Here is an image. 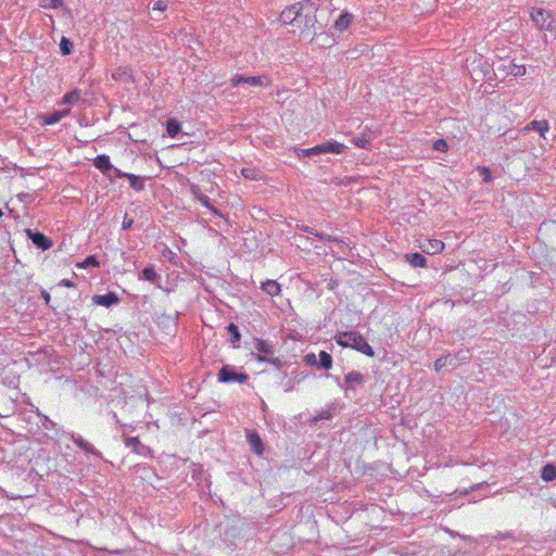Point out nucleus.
Instances as JSON below:
<instances>
[{
    "label": "nucleus",
    "instance_id": "37",
    "mask_svg": "<svg viewBox=\"0 0 556 556\" xmlns=\"http://www.w3.org/2000/svg\"><path fill=\"white\" fill-rule=\"evenodd\" d=\"M227 330L229 331V333L232 337V339H231L232 342H238L240 340L241 336H240L238 327L235 324H232V323L229 324L227 327Z\"/></svg>",
    "mask_w": 556,
    "mask_h": 556
},
{
    "label": "nucleus",
    "instance_id": "38",
    "mask_svg": "<svg viewBox=\"0 0 556 556\" xmlns=\"http://www.w3.org/2000/svg\"><path fill=\"white\" fill-rule=\"evenodd\" d=\"M100 265L99 261L96 258V256L90 255L88 256L81 264V267L86 268L89 266L98 267Z\"/></svg>",
    "mask_w": 556,
    "mask_h": 556
},
{
    "label": "nucleus",
    "instance_id": "44",
    "mask_svg": "<svg viewBox=\"0 0 556 556\" xmlns=\"http://www.w3.org/2000/svg\"><path fill=\"white\" fill-rule=\"evenodd\" d=\"M41 296H42V299L45 300L46 304H49V303H50L51 296H50V294H49V292H48V291L42 290V291H41Z\"/></svg>",
    "mask_w": 556,
    "mask_h": 556
},
{
    "label": "nucleus",
    "instance_id": "23",
    "mask_svg": "<svg viewBox=\"0 0 556 556\" xmlns=\"http://www.w3.org/2000/svg\"><path fill=\"white\" fill-rule=\"evenodd\" d=\"M406 260L413 267H425L427 260L419 253H412L405 255Z\"/></svg>",
    "mask_w": 556,
    "mask_h": 556
},
{
    "label": "nucleus",
    "instance_id": "19",
    "mask_svg": "<svg viewBox=\"0 0 556 556\" xmlns=\"http://www.w3.org/2000/svg\"><path fill=\"white\" fill-rule=\"evenodd\" d=\"M139 279L159 285L161 276L155 271L153 266H147L140 274Z\"/></svg>",
    "mask_w": 556,
    "mask_h": 556
},
{
    "label": "nucleus",
    "instance_id": "24",
    "mask_svg": "<svg viewBox=\"0 0 556 556\" xmlns=\"http://www.w3.org/2000/svg\"><path fill=\"white\" fill-rule=\"evenodd\" d=\"M262 289L267 294L274 296L280 293V285L275 280H267L262 283Z\"/></svg>",
    "mask_w": 556,
    "mask_h": 556
},
{
    "label": "nucleus",
    "instance_id": "30",
    "mask_svg": "<svg viewBox=\"0 0 556 556\" xmlns=\"http://www.w3.org/2000/svg\"><path fill=\"white\" fill-rule=\"evenodd\" d=\"M295 153L299 157L319 155L318 144L308 149H295Z\"/></svg>",
    "mask_w": 556,
    "mask_h": 556
},
{
    "label": "nucleus",
    "instance_id": "3",
    "mask_svg": "<svg viewBox=\"0 0 556 556\" xmlns=\"http://www.w3.org/2000/svg\"><path fill=\"white\" fill-rule=\"evenodd\" d=\"M230 81H231V86H233V87H236L240 84H248L253 87H269L271 85V79L266 75H261V76L235 75Z\"/></svg>",
    "mask_w": 556,
    "mask_h": 556
},
{
    "label": "nucleus",
    "instance_id": "43",
    "mask_svg": "<svg viewBox=\"0 0 556 556\" xmlns=\"http://www.w3.org/2000/svg\"><path fill=\"white\" fill-rule=\"evenodd\" d=\"M453 356H457V362L459 364L466 362L469 358L468 352L464 351H459L457 354H454Z\"/></svg>",
    "mask_w": 556,
    "mask_h": 556
},
{
    "label": "nucleus",
    "instance_id": "36",
    "mask_svg": "<svg viewBox=\"0 0 556 556\" xmlns=\"http://www.w3.org/2000/svg\"><path fill=\"white\" fill-rule=\"evenodd\" d=\"M63 0H40V5L42 8H51V9H58L62 7Z\"/></svg>",
    "mask_w": 556,
    "mask_h": 556
},
{
    "label": "nucleus",
    "instance_id": "14",
    "mask_svg": "<svg viewBox=\"0 0 556 556\" xmlns=\"http://www.w3.org/2000/svg\"><path fill=\"white\" fill-rule=\"evenodd\" d=\"M72 440L79 448H81L86 453L100 456V452L96 450L93 445L86 441L83 437L73 434Z\"/></svg>",
    "mask_w": 556,
    "mask_h": 556
},
{
    "label": "nucleus",
    "instance_id": "34",
    "mask_svg": "<svg viewBox=\"0 0 556 556\" xmlns=\"http://www.w3.org/2000/svg\"><path fill=\"white\" fill-rule=\"evenodd\" d=\"M477 170L481 175L483 182H491L493 180V177L491 175L489 167L478 166Z\"/></svg>",
    "mask_w": 556,
    "mask_h": 556
},
{
    "label": "nucleus",
    "instance_id": "16",
    "mask_svg": "<svg viewBox=\"0 0 556 556\" xmlns=\"http://www.w3.org/2000/svg\"><path fill=\"white\" fill-rule=\"evenodd\" d=\"M344 380H345V384L349 389H353L356 386H362L365 381L364 376L359 371H356V370L349 372L345 376Z\"/></svg>",
    "mask_w": 556,
    "mask_h": 556
},
{
    "label": "nucleus",
    "instance_id": "42",
    "mask_svg": "<svg viewBox=\"0 0 556 556\" xmlns=\"http://www.w3.org/2000/svg\"><path fill=\"white\" fill-rule=\"evenodd\" d=\"M127 175H128V173H124V172L119 170L118 168L112 166V172H111L110 178L111 179L112 178H124V177L126 178Z\"/></svg>",
    "mask_w": 556,
    "mask_h": 556
},
{
    "label": "nucleus",
    "instance_id": "39",
    "mask_svg": "<svg viewBox=\"0 0 556 556\" xmlns=\"http://www.w3.org/2000/svg\"><path fill=\"white\" fill-rule=\"evenodd\" d=\"M448 146L445 140L439 139L434 141L433 149L437 151L445 152L447 150Z\"/></svg>",
    "mask_w": 556,
    "mask_h": 556
},
{
    "label": "nucleus",
    "instance_id": "26",
    "mask_svg": "<svg viewBox=\"0 0 556 556\" xmlns=\"http://www.w3.org/2000/svg\"><path fill=\"white\" fill-rule=\"evenodd\" d=\"M129 180L130 187L137 191H141L144 188V178L128 174L126 177Z\"/></svg>",
    "mask_w": 556,
    "mask_h": 556
},
{
    "label": "nucleus",
    "instance_id": "4",
    "mask_svg": "<svg viewBox=\"0 0 556 556\" xmlns=\"http://www.w3.org/2000/svg\"><path fill=\"white\" fill-rule=\"evenodd\" d=\"M249 376L244 372H237L231 366L225 365L218 372V380L224 383L238 382L245 383Z\"/></svg>",
    "mask_w": 556,
    "mask_h": 556
},
{
    "label": "nucleus",
    "instance_id": "10",
    "mask_svg": "<svg viewBox=\"0 0 556 556\" xmlns=\"http://www.w3.org/2000/svg\"><path fill=\"white\" fill-rule=\"evenodd\" d=\"M345 150H346V146H344L343 143L333 141V140L318 144L319 154H325V153L340 154V153H343Z\"/></svg>",
    "mask_w": 556,
    "mask_h": 556
},
{
    "label": "nucleus",
    "instance_id": "15",
    "mask_svg": "<svg viewBox=\"0 0 556 556\" xmlns=\"http://www.w3.org/2000/svg\"><path fill=\"white\" fill-rule=\"evenodd\" d=\"M125 445L132 450L134 453L139 455H144L149 452V448L141 444L137 437L134 438H125Z\"/></svg>",
    "mask_w": 556,
    "mask_h": 556
},
{
    "label": "nucleus",
    "instance_id": "21",
    "mask_svg": "<svg viewBox=\"0 0 556 556\" xmlns=\"http://www.w3.org/2000/svg\"><path fill=\"white\" fill-rule=\"evenodd\" d=\"M247 438L254 452L262 454L263 444L260 435L256 432H248Z\"/></svg>",
    "mask_w": 556,
    "mask_h": 556
},
{
    "label": "nucleus",
    "instance_id": "33",
    "mask_svg": "<svg viewBox=\"0 0 556 556\" xmlns=\"http://www.w3.org/2000/svg\"><path fill=\"white\" fill-rule=\"evenodd\" d=\"M79 98H80V91H78V90H73V91H71V92L66 93V94L63 97V102H64V103H70V104H72V103L77 102V101L79 100Z\"/></svg>",
    "mask_w": 556,
    "mask_h": 556
},
{
    "label": "nucleus",
    "instance_id": "40",
    "mask_svg": "<svg viewBox=\"0 0 556 556\" xmlns=\"http://www.w3.org/2000/svg\"><path fill=\"white\" fill-rule=\"evenodd\" d=\"M167 8V2L164 0H156L153 2L152 10L163 12Z\"/></svg>",
    "mask_w": 556,
    "mask_h": 556
},
{
    "label": "nucleus",
    "instance_id": "49",
    "mask_svg": "<svg viewBox=\"0 0 556 556\" xmlns=\"http://www.w3.org/2000/svg\"><path fill=\"white\" fill-rule=\"evenodd\" d=\"M3 216V212L2 210L0 208V218Z\"/></svg>",
    "mask_w": 556,
    "mask_h": 556
},
{
    "label": "nucleus",
    "instance_id": "8",
    "mask_svg": "<svg viewBox=\"0 0 556 556\" xmlns=\"http://www.w3.org/2000/svg\"><path fill=\"white\" fill-rule=\"evenodd\" d=\"M303 5L301 3H294L286 8L280 14V21L283 24H292L301 14Z\"/></svg>",
    "mask_w": 556,
    "mask_h": 556
},
{
    "label": "nucleus",
    "instance_id": "9",
    "mask_svg": "<svg viewBox=\"0 0 556 556\" xmlns=\"http://www.w3.org/2000/svg\"><path fill=\"white\" fill-rule=\"evenodd\" d=\"M459 366L457 362V356H453L452 354L442 356L434 362V370L440 372L444 369H454Z\"/></svg>",
    "mask_w": 556,
    "mask_h": 556
},
{
    "label": "nucleus",
    "instance_id": "13",
    "mask_svg": "<svg viewBox=\"0 0 556 556\" xmlns=\"http://www.w3.org/2000/svg\"><path fill=\"white\" fill-rule=\"evenodd\" d=\"M548 129H549V125H548L547 121H545V119L532 121L523 128L525 131L535 130L543 138H545V134L548 131Z\"/></svg>",
    "mask_w": 556,
    "mask_h": 556
},
{
    "label": "nucleus",
    "instance_id": "25",
    "mask_svg": "<svg viewBox=\"0 0 556 556\" xmlns=\"http://www.w3.org/2000/svg\"><path fill=\"white\" fill-rule=\"evenodd\" d=\"M541 478L546 481H553L556 479V466L547 464L542 468Z\"/></svg>",
    "mask_w": 556,
    "mask_h": 556
},
{
    "label": "nucleus",
    "instance_id": "35",
    "mask_svg": "<svg viewBox=\"0 0 556 556\" xmlns=\"http://www.w3.org/2000/svg\"><path fill=\"white\" fill-rule=\"evenodd\" d=\"M301 229L305 232H308V233H312L314 235L315 237L321 239V240H328L330 241L331 240V237L330 236H327V235H324L321 232H318L316 231L314 228L309 227V226H302Z\"/></svg>",
    "mask_w": 556,
    "mask_h": 556
},
{
    "label": "nucleus",
    "instance_id": "12",
    "mask_svg": "<svg viewBox=\"0 0 556 556\" xmlns=\"http://www.w3.org/2000/svg\"><path fill=\"white\" fill-rule=\"evenodd\" d=\"M93 165L100 169L104 175L108 177H111L112 172V164L110 161V157L105 154L98 155L94 161Z\"/></svg>",
    "mask_w": 556,
    "mask_h": 556
},
{
    "label": "nucleus",
    "instance_id": "27",
    "mask_svg": "<svg viewBox=\"0 0 556 556\" xmlns=\"http://www.w3.org/2000/svg\"><path fill=\"white\" fill-rule=\"evenodd\" d=\"M68 111H58L54 113H51L47 116H45V124L47 125H53L58 122H60L64 116H66Z\"/></svg>",
    "mask_w": 556,
    "mask_h": 556
},
{
    "label": "nucleus",
    "instance_id": "1",
    "mask_svg": "<svg viewBox=\"0 0 556 556\" xmlns=\"http://www.w3.org/2000/svg\"><path fill=\"white\" fill-rule=\"evenodd\" d=\"M336 341L339 345L343 348H351L354 349L367 356L372 357L375 355V352L372 348L368 344L366 339L355 331H344L340 332Z\"/></svg>",
    "mask_w": 556,
    "mask_h": 556
},
{
    "label": "nucleus",
    "instance_id": "29",
    "mask_svg": "<svg viewBox=\"0 0 556 556\" xmlns=\"http://www.w3.org/2000/svg\"><path fill=\"white\" fill-rule=\"evenodd\" d=\"M320 367L329 369L332 366V357L329 353L321 351L319 353Z\"/></svg>",
    "mask_w": 556,
    "mask_h": 556
},
{
    "label": "nucleus",
    "instance_id": "46",
    "mask_svg": "<svg viewBox=\"0 0 556 556\" xmlns=\"http://www.w3.org/2000/svg\"><path fill=\"white\" fill-rule=\"evenodd\" d=\"M61 285L62 286H65V287H73V283L72 281L67 280V279H64L61 281Z\"/></svg>",
    "mask_w": 556,
    "mask_h": 556
},
{
    "label": "nucleus",
    "instance_id": "32",
    "mask_svg": "<svg viewBox=\"0 0 556 556\" xmlns=\"http://www.w3.org/2000/svg\"><path fill=\"white\" fill-rule=\"evenodd\" d=\"M60 49L64 55H67L72 52L73 43L66 37H62L61 42H60Z\"/></svg>",
    "mask_w": 556,
    "mask_h": 556
},
{
    "label": "nucleus",
    "instance_id": "11",
    "mask_svg": "<svg viewBox=\"0 0 556 556\" xmlns=\"http://www.w3.org/2000/svg\"><path fill=\"white\" fill-rule=\"evenodd\" d=\"M92 302L97 305H101L104 307H110L112 305H115L119 302V298L114 292H109L103 295H94L92 298Z\"/></svg>",
    "mask_w": 556,
    "mask_h": 556
},
{
    "label": "nucleus",
    "instance_id": "5",
    "mask_svg": "<svg viewBox=\"0 0 556 556\" xmlns=\"http://www.w3.org/2000/svg\"><path fill=\"white\" fill-rule=\"evenodd\" d=\"M255 350L258 353L257 359L262 362H269L271 364H278L280 361L278 358H268L267 356L274 353V348L270 343L265 340H256Z\"/></svg>",
    "mask_w": 556,
    "mask_h": 556
},
{
    "label": "nucleus",
    "instance_id": "17",
    "mask_svg": "<svg viewBox=\"0 0 556 556\" xmlns=\"http://www.w3.org/2000/svg\"><path fill=\"white\" fill-rule=\"evenodd\" d=\"M112 78L116 81H130L132 80L131 73L126 66H118L112 72Z\"/></svg>",
    "mask_w": 556,
    "mask_h": 556
},
{
    "label": "nucleus",
    "instance_id": "22",
    "mask_svg": "<svg viewBox=\"0 0 556 556\" xmlns=\"http://www.w3.org/2000/svg\"><path fill=\"white\" fill-rule=\"evenodd\" d=\"M192 192L203 206L207 207L214 214L223 216L222 213L216 207L211 205L210 199L206 195L199 193L195 188H192Z\"/></svg>",
    "mask_w": 556,
    "mask_h": 556
},
{
    "label": "nucleus",
    "instance_id": "28",
    "mask_svg": "<svg viewBox=\"0 0 556 556\" xmlns=\"http://www.w3.org/2000/svg\"><path fill=\"white\" fill-rule=\"evenodd\" d=\"M166 130L169 137L174 138L180 131V125L175 119H169L166 124Z\"/></svg>",
    "mask_w": 556,
    "mask_h": 556
},
{
    "label": "nucleus",
    "instance_id": "41",
    "mask_svg": "<svg viewBox=\"0 0 556 556\" xmlns=\"http://www.w3.org/2000/svg\"><path fill=\"white\" fill-rule=\"evenodd\" d=\"M353 143L358 148L366 149L368 146V140L365 137H355L353 139Z\"/></svg>",
    "mask_w": 556,
    "mask_h": 556
},
{
    "label": "nucleus",
    "instance_id": "31",
    "mask_svg": "<svg viewBox=\"0 0 556 556\" xmlns=\"http://www.w3.org/2000/svg\"><path fill=\"white\" fill-rule=\"evenodd\" d=\"M241 174L244 178L250 180H256L260 178V172L252 167L242 168Z\"/></svg>",
    "mask_w": 556,
    "mask_h": 556
},
{
    "label": "nucleus",
    "instance_id": "45",
    "mask_svg": "<svg viewBox=\"0 0 556 556\" xmlns=\"http://www.w3.org/2000/svg\"><path fill=\"white\" fill-rule=\"evenodd\" d=\"M132 225V219H126V217L124 218V222H123V229H128L130 228Z\"/></svg>",
    "mask_w": 556,
    "mask_h": 556
},
{
    "label": "nucleus",
    "instance_id": "6",
    "mask_svg": "<svg viewBox=\"0 0 556 556\" xmlns=\"http://www.w3.org/2000/svg\"><path fill=\"white\" fill-rule=\"evenodd\" d=\"M418 247L422 250L424 253L434 255L441 253L444 250L445 244L443 241L438 239L425 238L419 240Z\"/></svg>",
    "mask_w": 556,
    "mask_h": 556
},
{
    "label": "nucleus",
    "instance_id": "47",
    "mask_svg": "<svg viewBox=\"0 0 556 556\" xmlns=\"http://www.w3.org/2000/svg\"><path fill=\"white\" fill-rule=\"evenodd\" d=\"M308 362H315V355H307Z\"/></svg>",
    "mask_w": 556,
    "mask_h": 556
},
{
    "label": "nucleus",
    "instance_id": "2",
    "mask_svg": "<svg viewBox=\"0 0 556 556\" xmlns=\"http://www.w3.org/2000/svg\"><path fill=\"white\" fill-rule=\"evenodd\" d=\"M532 22L542 30L552 31L555 28L556 20L554 15L544 9L534 8L530 13Z\"/></svg>",
    "mask_w": 556,
    "mask_h": 556
},
{
    "label": "nucleus",
    "instance_id": "48",
    "mask_svg": "<svg viewBox=\"0 0 556 556\" xmlns=\"http://www.w3.org/2000/svg\"><path fill=\"white\" fill-rule=\"evenodd\" d=\"M328 418H330V414L323 415V416L319 417V419H328Z\"/></svg>",
    "mask_w": 556,
    "mask_h": 556
},
{
    "label": "nucleus",
    "instance_id": "20",
    "mask_svg": "<svg viewBox=\"0 0 556 556\" xmlns=\"http://www.w3.org/2000/svg\"><path fill=\"white\" fill-rule=\"evenodd\" d=\"M352 20H353V15L348 12H344V13L340 14V16L337 18V21L334 23V28L339 31H343L350 26V24L352 23Z\"/></svg>",
    "mask_w": 556,
    "mask_h": 556
},
{
    "label": "nucleus",
    "instance_id": "18",
    "mask_svg": "<svg viewBox=\"0 0 556 556\" xmlns=\"http://www.w3.org/2000/svg\"><path fill=\"white\" fill-rule=\"evenodd\" d=\"M503 71H505L507 75H511L515 77L523 76L527 72L525 65L516 64L513 62H509L507 65L503 64Z\"/></svg>",
    "mask_w": 556,
    "mask_h": 556
},
{
    "label": "nucleus",
    "instance_id": "7",
    "mask_svg": "<svg viewBox=\"0 0 556 556\" xmlns=\"http://www.w3.org/2000/svg\"><path fill=\"white\" fill-rule=\"evenodd\" d=\"M26 235L37 248L43 251L52 247V241L41 232L26 229Z\"/></svg>",
    "mask_w": 556,
    "mask_h": 556
}]
</instances>
